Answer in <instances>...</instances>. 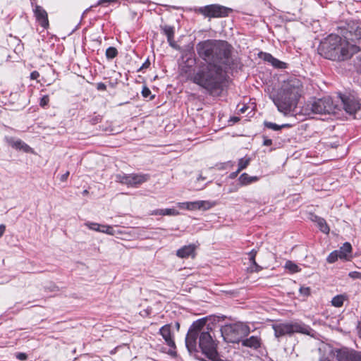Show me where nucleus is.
<instances>
[{"mask_svg":"<svg viewBox=\"0 0 361 361\" xmlns=\"http://www.w3.org/2000/svg\"><path fill=\"white\" fill-rule=\"evenodd\" d=\"M196 49L208 65L196 73L192 80L211 94L218 95L224 78L223 66L231 63V47L226 41L207 39L200 42Z\"/></svg>","mask_w":361,"mask_h":361,"instance_id":"f257e3e1","label":"nucleus"},{"mask_svg":"<svg viewBox=\"0 0 361 361\" xmlns=\"http://www.w3.org/2000/svg\"><path fill=\"white\" fill-rule=\"evenodd\" d=\"M185 345L190 353L197 352L200 348L211 361H225L219 356L212 328L207 324L206 318L197 319L192 324L185 337Z\"/></svg>","mask_w":361,"mask_h":361,"instance_id":"f03ea898","label":"nucleus"},{"mask_svg":"<svg viewBox=\"0 0 361 361\" xmlns=\"http://www.w3.org/2000/svg\"><path fill=\"white\" fill-rule=\"evenodd\" d=\"M358 50V47L337 34L329 35L318 48L319 54L324 58L338 61L350 59Z\"/></svg>","mask_w":361,"mask_h":361,"instance_id":"7ed1b4c3","label":"nucleus"},{"mask_svg":"<svg viewBox=\"0 0 361 361\" xmlns=\"http://www.w3.org/2000/svg\"><path fill=\"white\" fill-rule=\"evenodd\" d=\"M302 89L301 81L295 78L285 81L277 97L273 99L279 111L284 115L293 111L301 96Z\"/></svg>","mask_w":361,"mask_h":361,"instance_id":"20e7f679","label":"nucleus"},{"mask_svg":"<svg viewBox=\"0 0 361 361\" xmlns=\"http://www.w3.org/2000/svg\"><path fill=\"white\" fill-rule=\"evenodd\" d=\"M250 327L242 322L225 324L221 329L224 339L228 343H238L250 334Z\"/></svg>","mask_w":361,"mask_h":361,"instance_id":"39448f33","label":"nucleus"},{"mask_svg":"<svg viewBox=\"0 0 361 361\" xmlns=\"http://www.w3.org/2000/svg\"><path fill=\"white\" fill-rule=\"evenodd\" d=\"M275 336L277 338L286 335H291L294 333H300L306 335L312 336L313 330L308 326L298 323H280L273 326Z\"/></svg>","mask_w":361,"mask_h":361,"instance_id":"423d86ee","label":"nucleus"},{"mask_svg":"<svg viewBox=\"0 0 361 361\" xmlns=\"http://www.w3.org/2000/svg\"><path fill=\"white\" fill-rule=\"evenodd\" d=\"M307 107L311 112L319 114H334L336 109L331 97L313 99L309 102Z\"/></svg>","mask_w":361,"mask_h":361,"instance_id":"0eeeda50","label":"nucleus"},{"mask_svg":"<svg viewBox=\"0 0 361 361\" xmlns=\"http://www.w3.org/2000/svg\"><path fill=\"white\" fill-rule=\"evenodd\" d=\"M340 34L351 44L361 39V25L357 23L350 22L346 27H340Z\"/></svg>","mask_w":361,"mask_h":361,"instance_id":"6e6552de","label":"nucleus"},{"mask_svg":"<svg viewBox=\"0 0 361 361\" xmlns=\"http://www.w3.org/2000/svg\"><path fill=\"white\" fill-rule=\"evenodd\" d=\"M149 179L147 175L143 174H117L116 180L130 187H136Z\"/></svg>","mask_w":361,"mask_h":361,"instance_id":"1a4fd4ad","label":"nucleus"},{"mask_svg":"<svg viewBox=\"0 0 361 361\" xmlns=\"http://www.w3.org/2000/svg\"><path fill=\"white\" fill-rule=\"evenodd\" d=\"M344 110L355 118H361V104L353 96L341 97Z\"/></svg>","mask_w":361,"mask_h":361,"instance_id":"9d476101","label":"nucleus"},{"mask_svg":"<svg viewBox=\"0 0 361 361\" xmlns=\"http://www.w3.org/2000/svg\"><path fill=\"white\" fill-rule=\"evenodd\" d=\"M198 11L206 17L221 18L228 16L231 9L222 6L213 4L201 7Z\"/></svg>","mask_w":361,"mask_h":361,"instance_id":"9b49d317","label":"nucleus"},{"mask_svg":"<svg viewBox=\"0 0 361 361\" xmlns=\"http://www.w3.org/2000/svg\"><path fill=\"white\" fill-rule=\"evenodd\" d=\"M333 353L338 361H361V352L348 348L335 349Z\"/></svg>","mask_w":361,"mask_h":361,"instance_id":"f8f14e48","label":"nucleus"},{"mask_svg":"<svg viewBox=\"0 0 361 361\" xmlns=\"http://www.w3.org/2000/svg\"><path fill=\"white\" fill-rule=\"evenodd\" d=\"M159 334L161 335L162 338L164 339L165 343L167 345L171 348H175L176 344L173 340V336L171 332V324H166L163 326L159 329Z\"/></svg>","mask_w":361,"mask_h":361,"instance_id":"ddd939ff","label":"nucleus"},{"mask_svg":"<svg viewBox=\"0 0 361 361\" xmlns=\"http://www.w3.org/2000/svg\"><path fill=\"white\" fill-rule=\"evenodd\" d=\"M35 16L38 23L43 27L49 25L48 15L47 11L40 6H36L34 10Z\"/></svg>","mask_w":361,"mask_h":361,"instance_id":"4468645a","label":"nucleus"},{"mask_svg":"<svg viewBox=\"0 0 361 361\" xmlns=\"http://www.w3.org/2000/svg\"><path fill=\"white\" fill-rule=\"evenodd\" d=\"M195 246L194 245H185L177 250L176 255L180 258H186L190 256L194 257Z\"/></svg>","mask_w":361,"mask_h":361,"instance_id":"2eb2a0df","label":"nucleus"},{"mask_svg":"<svg viewBox=\"0 0 361 361\" xmlns=\"http://www.w3.org/2000/svg\"><path fill=\"white\" fill-rule=\"evenodd\" d=\"M8 144L13 148L23 150L25 152L30 151L31 148L20 140H15L14 138H9L8 140Z\"/></svg>","mask_w":361,"mask_h":361,"instance_id":"dca6fc26","label":"nucleus"},{"mask_svg":"<svg viewBox=\"0 0 361 361\" xmlns=\"http://www.w3.org/2000/svg\"><path fill=\"white\" fill-rule=\"evenodd\" d=\"M164 34L167 37V40L169 45L172 47H176V42L174 41V29L169 25H164L161 27Z\"/></svg>","mask_w":361,"mask_h":361,"instance_id":"f3484780","label":"nucleus"},{"mask_svg":"<svg viewBox=\"0 0 361 361\" xmlns=\"http://www.w3.org/2000/svg\"><path fill=\"white\" fill-rule=\"evenodd\" d=\"M211 207V204L207 201H195V202H188V210H195L200 209L204 208V209H209Z\"/></svg>","mask_w":361,"mask_h":361,"instance_id":"a211bd4d","label":"nucleus"},{"mask_svg":"<svg viewBox=\"0 0 361 361\" xmlns=\"http://www.w3.org/2000/svg\"><path fill=\"white\" fill-rule=\"evenodd\" d=\"M242 343L244 346L256 349L260 346V338L257 336H252L248 338L243 340Z\"/></svg>","mask_w":361,"mask_h":361,"instance_id":"6ab92c4d","label":"nucleus"},{"mask_svg":"<svg viewBox=\"0 0 361 361\" xmlns=\"http://www.w3.org/2000/svg\"><path fill=\"white\" fill-rule=\"evenodd\" d=\"M313 221L317 223L318 227L319 229L324 233H329V227L328 226L326 221L324 219L321 218L317 216H314L312 219Z\"/></svg>","mask_w":361,"mask_h":361,"instance_id":"aec40b11","label":"nucleus"},{"mask_svg":"<svg viewBox=\"0 0 361 361\" xmlns=\"http://www.w3.org/2000/svg\"><path fill=\"white\" fill-rule=\"evenodd\" d=\"M150 215H168V216H177L179 212L174 209H156L150 212Z\"/></svg>","mask_w":361,"mask_h":361,"instance_id":"412c9836","label":"nucleus"},{"mask_svg":"<svg viewBox=\"0 0 361 361\" xmlns=\"http://www.w3.org/2000/svg\"><path fill=\"white\" fill-rule=\"evenodd\" d=\"M239 182L241 185H246L259 180L257 176H250L247 173H244L239 177Z\"/></svg>","mask_w":361,"mask_h":361,"instance_id":"4be33fe9","label":"nucleus"},{"mask_svg":"<svg viewBox=\"0 0 361 361\" xmlns=\"http://www.w3.org/2000/svg\"><path fill=\"white\" fill-rule=\"evenodd\" d=\"M352 246L349 243H345L340 248L338 253L340 258H346L347 255L351 252Z\"/></svg>","mask_w":361,"mask_h":361,"instance_id":"5701e85b","label":"nucleus"},{"mask_svg":"<svg viewBox=\"0 0 361 361\" xmlns=\"http://www.w3.org/2000/svg\"><path fill=\"white\" fill-rule=\"evenodd\" d=\"M344 296L342 295H338L333 298L331 304L333 306L340 307L343 305Z\"/></svg>","mask_w":361,"mask_h":361,"instance_id":"b1692460","label":"nucleus"},{"mask_svg":"<svg viewBox=\"0 0 361 361\" xmlns=\"http://www.w3.org/2000/svg\"><path fill=\"white\" fill-rule=\"evenodd\" d=\"M250 162V158H241L238 161V169L237 170V173H239L242 170L247 168Z\"/></svg>","mask_w":361,"mask_h":361,"instance_id":"393cba45","label":"nucleus"},{"mask_svg":"<svg viewBox=\"0 0 361 361\" xmlns=\"http://www.w3.org/2000/svg\"><path fill=\"white\" fill-rule=\"evenodd\" d=\"M285 268L288 269L292 273H296L300 271L298 266L291 261H287L286 262Z\"/></svg>","mask_w":361,"mask_h":361,"instance_id":"a878e982","label":"nucleus"},{"mask_svg":"<svg viewBox=\"0 0 361 361\" xmlns=\"http://www.w3.org/2000/svg\"><path fill=\"white\" fill-rule=\"evenodd\" d=\"M118 54L117 49L115 47H110L106 50V56L109 59L115 58Z\"/></svg>","mask_w":361,"mask_h":361,"instance_id":"bb28decb","label":"nucleus"},{"mask_svg":"<svg viewBox=\"0 0 361 361\" xmlns=\"http://www.w3.org/2000/svg\"><path fill=\"white\" fill-rule=\"evenodd\" d=\"M264 126L269 128V129H272L274 130H281L282 128H284V127H286V126H288V125L287 124H284V125H281V126H279L276 123H271V122H264Z\"/></svg>","mask_w":361,"mask_h":361,"instance_id":"cd10ccee","label":"nucleus"},{"mask_svg":"<svg viewBox=\"0 0 361 361\" xmlns=\"http://www.w3.org/2000/svg\"><path fill=\"white\" fill-rule=\"evenodd\" d=\"M85 226H87L90 230L100 232L101 224H99L87 221V222L85 223Z\"/></svg>","mask_w":361,"mask_h":361,"instance_id":"c85d7f7f","label":"nucleus"},{"mask_svg":"<svg viewBox=\"0 0 361 361\" xmlns=\"http://www.w3.org/2000/svg\"><path fill=\"white\" fill-rule=\"evenodd\" d=\"M101 233H106L109 235H114L115 234V232L113 229V227L109 225H102L101 224Z\"/></svg>","mask_w":361,"mask_h":361,"instance_id":"c756f323","label":"nucleus"},{"mask_svg":"<svg viewBox=\"0 0 361 361\" xmlns=\"http://www.w3.org/2000/svg\"><path fill=\"white\" fill-rule=\"evenodd\" d=\"M340 258V255L338 251L335 250L332 252L327 257V262L329 263H334L337 260L338 258Z\"/></svg>","mask_w":361,"mask_h":361,"instance_id":"7c9ffc66","label":"nucleus"},{"mask_svg":"<svg viewBox=\"0 0 361 361\" xmlns=\"http://www.w3.org/2000/svg\"><path fill=\"white\" fill-rule=\"evenodd\" d=\"M274 67L277 68H286V64L276 59H275L271 64Z\"/></svg>","mask_w":361,"mask_h":361,"instance_id":"2f4dec72","label":"nucleus"},{"mask_svg":"<svg viewBox=\"0 0 361 361\" xmlns=\"http://www.w3.org/2000/svg\"><path fill=\"white\" fill-rule=\"evenodd\" d=\"M256 255H257V252L255 250H252L250 253H249V256H250V262L254 264L256 267H258V264L256 263L255 262V257H256Z\"/></svg>","mask_w":361,"mask_h":361,"instance_id":"473e14b6","label":"nucleus"},{"mask_svg":"<svg viewBox=\"0 0 361 361\" xmlns=\"http://www.w3.org/2000/svg\"><path fill=\"white\" fill-rule=\"evenodd\" d=\"M300 293L305 296H308L310 294V288L309 287H301Z\"/></svg>","mask_w":361,"mask_h":361,"instance_id":"72a5a7b5","label":"nucleus"},{"mask_svg":"<svg viewBox=\"0 0 361 361\" xmlns=\"http://www.w3.org/2000/svg\"><path fill=\"white\" fill-rule=\"evenodd\" d=\"M348 276L352 279H361V272L351 271L348 274Z\"/></svg>","mask_w":361,"mask_h":361,"instance_id":"f704fd0d","label":"nucleus"},{"mask_svg":"<svg viewBox=\"0 0 361 361\" xmlns=\"http://www.w3.org/2000/svg\"><path fill=\"white\" fill-rule=\"evenodd\" d=\"M264 59L272 64L275 58L273 57L271 54L265 53L264 54Z\"/></svg>","mask_w":361,"mask_h":361,"instance_id":"c9c22d12","label":"nucleus"},{"mask_svg":"<svg viewBox=\"0 0 361 361\" xmlns=\"http://www.w3.org/2000/svg\"><path fill=\"white\" fill-rule=\"evenodd\" d=\"M151 94V91L147 87H144L142 90V94L144 97H147L150 95Z\"/></svg>","mask_w":361,"mask_h":361,"instance_id":"e433bc0d","label":"nucleus"},{"mask_svg":"<svg viewBox=\"0 0 361 361\" xmlns=\"http://www.w3.org/2000/svg\"><path fill=\"white\" fill-rule=\"evenodd\" d=\"M49 101V97L48 96H44L41 99L40 105L42 106H46L48 104Z\"/></svg>","mask_w":361,"mask_h":361,"instance_id":"4c0bfd02","label":"nucleus"},{"mask_svg":"<svg viewBox=\"0 0 361 361\" xmlns=\"http://www.w3.org/2000/svg\"><path fill=\"white\" fill-rule=\"evenodd\" d=\"M16 357L20 360H25L27 358V356L25 353H19L17 354Z\"/></svg>","mask_w":361,"mask_h":361,"instance_id":"58836bf2","label":"nucleus"},{"mask_svg":"<svg viewBox=\"0 0 361 361\" xmlns=\"http://www.w3.org/2000/svg\"><path fill=\"white\" fill-rule=\"evenodd\" d=\"M39 76V74L37 71H33L30 74V78L32 80H36Z\"/></svg>","mask_w":361,"mask_h":361,"instance_id":"ea45409f","label":"nucleus"},{"mask_svg":"<svg viewBox=\"0 0 361 361\" xmlns=\"http://www.w3.org/2000/svg\"><path fill=\"white\" fill-rule=\"evenodd\" d=\"M188 202H180L178 204V205L179 208H180V209H188Z\"/></svg>","mask_w":361,"mask_h":361,"instance_id":"a19ab883","label":"nucleus"},{"mask_svg":"<svg viewBox=\"0 0 361 361\" xmlns=\"http://www.w3.org/2000/svg\"><path fill=\"white\" fill-rule=\"evenodd\" d=\"M117 0H99L98 1V5H102L104 3H112V2H115Z\"/></svg>","mask_w":361,"mask_h":361,"instance_id":"79ce46f5","label":"nucleus"},{"mask_svg":"<svg viewBox=\"0 0 361 361\" xmlns=\"http://www.w3.org/2000/svg\"><path fill=\"white\" fill-rule=\"evenodd\" d=\"M263 144L265 146H270L272 144V140L271 139L266 138L264 139Z\"/></svg>","mask_w":361,"mask_h":361,"instance_id":"37998d69","label":"nucleus"},{"mask_svg":"<svg viewBox=\"0 0 361 361\" xmlns=\"http://www.w3.org/2000/svg\"><path fill=\"white\" fill-rule=\"evenodd\" d=\"M6 231V226L4 224L0 225V238L3 235Z\"/></svg>","mask_w":361,"mask_h":361,"instance_id":"c03bdc74","label":"nucleus"},{"mask_svg":"<svg viewBox=\"0 0 361 361\" xmlns=\"http://www.w3.org/2000/svg\"><path fill=\"white\" fill-rule=\"evenodd\" d=\"M97 89L99 90H106V85L104 83H99L97 85Z\"/></svg>","mask_w":361,"mask_h":361,"instance_id":"a18cd8bd","label":"nucleus"},{"mask_svg":"<svg viewBox=\"0 0 361 361\" xmlns=\"http://www.w3.org/2000/svg\"><path fill=\"white\" fill-rule=\"evenodd\" d=\"M68 176H69V172L67 171L66 173H64L63 175L61 176V180L62 181L66 180L68 178Z\"/></svg>","mask_w":361,"mask_h":361,"instance_id":"49530a36","label":"nucleus"},{"mask_svg":"<svg viewBox=\"0 0 361 361\" xmlns=\"http://www.w3.org/2000/svg\"><path fill=\"white\" fill-rule=\"evenodd\" d=\"M232 121H233V122H237V121H239V118H238V117H233V118H232Z\"/></svg>","mask_w":361,"mask_h":361,"instance_id":"de8ad7c7","label":"nucleus"},{"mask_svg":"<svg viewBox=\"0 0 361 361\" xmlns=\"http://www.w3.org/2000/svg\"><path fill=\"white\" fill-rule=\"evenodd\" d=\"M238 173H237V171H236V172H235V173H231V177H233H233H235V176H237V174H238Z\"/></svg>","mask_w":361,"mask_h":361,"instance_id":"09e8293b","label":"nucleus"},{"mask_svg":"<svg viewBox=\"0 0 361 361\" xmlns=\"http://www.w3.org/2000/svg\"><path fill=\"white\" fill-rule=\"evenodd\" d=\"M176 327L179 328V324L178 323L176 324Z\"/></svg>","mask_w":361,"mask_h":361,"instance_id":"8fccbe9b","label":"nucleus"}]
</instances>
